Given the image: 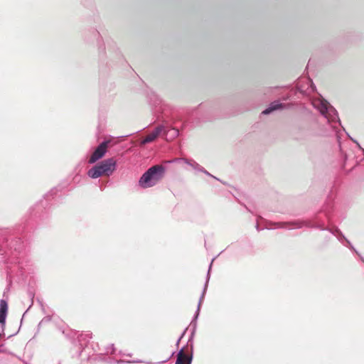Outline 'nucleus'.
I'll use <instances>...</instances> for the list:
<instances>
[{"label": "nucleus", "instance_id": "20", "mask_svg": "<svg viewBox=\"0 0 364 364\" xmlns=\"http://www.w3.org/2000/svg\"><path fill=\"white\" fill-rule=\"evenodd\" d=\"M349 249H350L352 251H353L354 252H355L358 256L360 255V254L355 249V247H353V245H350V247H348Z\"/></svg>", "mask_w": 364, "mask_h": 364}, {"label": "nucleus", "instance_id": "26", "mask_svg": "<svg viewBox=\"0 0 364 364\" xmlns=\"http://www.w3.org/2000/svg\"><path fill=\"white\" fill-rule=\"evenodd\" d=\"M58 364H61V363H60V362H59V363H58Z\"/></svg>", "mask_w": 364, "mask_h": 364}, {"label": "nucleus", "instance_id": "3", "mask_svg": "<svg viewBox=\"0 0 364 364\" xmlns=\"http://www.w3.org/2000/svg\"><path fill=\"white\" fill-rule=\"evenodd\" d=\"M214 261V259H212L210 265L209 269L208 271L207 277H206V281L204 284V288L202 292V294L200 296V298L198 301V304L197 306L196 311L195 313V315L190 323V328L191 329V335L189 336L187 345L191 346V352L190 354H186L184 353V347L181 348L177 354V359L175 364H191L192 359H193V338L195 336V333L196 331L197 328V319L198 318L199 314H200V305L202 304V301L203 300V298L205 296V294L207 291L209 279H210V269L212 267L213 262Z\"/></svg>", "mask_w": 364, "mask_h": 364}, {"label": "nucleus", "instance_id": "22", "mask_svg": "<svg viewBox=\"0 0 364 364\" xmlns=\"http://www.w3.org/2000/svg\"><path fill=\"white\" fill-rule=\"evenodd\" d=\"M166 361H167V360H163V361H161V362H157V363L148 362L146 363L147 364H161V363H166Z\"/></svg>", "mask_w": 364, "mask_h": 364}, {"label": "nucleus", "instance_id": "8", "mask_svg": "<svg viewBox=\"0 0 364 364\" xmlns=\"http://www.w3.org/2000/svg\"><path fill=\"white\" fill-rule=\"evenodd\" d=\"M10 249V250H14L16 254L14 256V258L16 257L17 254H20L22 250L23 249V242L21 241L20 238H16L14 240H11L9 243L6 244Z\"/></svg>", "mask_w": 364, "mask_h": 364}, {"label": "nucleus", "instance_id": "25", "mask_svg": "<svg viewBox=\"0 0 364 364\" xmlns=\"http://www.w3.org/2000/svg\"><path fill=\"white\" fill-rule=\"evenodd\" d=\"M85 336H86L87 338H91V333H87V334H85Z\"/></svg>", "mask_w": 364, "mask_h": 364}, {"label": "nucleus", "instance_id": "23", "mask_svg": "<svg viewBox=\"0 0 364 364\" xmlns=\"http://www.w3.org/2000/svg\"><path fill=\"white\" fill-rule=\"evenodd\" d=\"M255 227H256V229H257V231H260L262 230V229H260L259 225L258 223L256 224Z\"/></svg>", "mask_w": 364, "mask_h": 364}, {"label": "nucleus", "instance_id": "11", "mask_svg": "<svg viewBox=\"0 0 364 364\" xmlns=\"http://www.w3.org/2000/svg\"><path fill=\"white\" fill-rule=\"evenodd\" d=\"M186 163L187 164H188L189 166H191L196 171H199V172L203 171V167H202L199 164H198L197 162H196L193 160H190V161L187 160L186 161Z\"/></svg>", "mask_w": 364, "mask_h": 364}, {"label": "nucleus", "instance_id": "21", "mask_svg": "<svg viewBox=\"0 0 364 364\" xmlns=\"http://www.w3.org/2000/svg\"><path fill=\"white\" fill-rule=\"evenodd\" d=\"M173 136H178L179 135V131L177 129H173Z\"/></svg>", "mask_w": 364, "mask_h": 364}, {"label": "nucleus", "instance_id": "24", "mask_svg": "<svg viewBox=\"0 0 364 364\" xmlns=\"http://www.w3.org/2000/svg\"><path fill=\"white\" fill-rule=\"evenodd\" d=\"M13 272V271L11 269L9 271H8V275L9 276H11V273Z\"/></svg>", "mask_w": 364, "mask_h": 364}, {"label": "nucleus", "instance_id": "18", "mask_svg": "<svg viewBox=\"0 0 364 364\" xmlns=\"http://www.w3.org/2000/svg\"><path fill=\"white\" fill-rule=\"evenodd\" d=\"M187 329H188V328H186V329L183 331V333L181 334V336L179 337V338L178 339V341H177V342H176V344L177 346H178V344H179V343H180V341H181V338L183 337V336H184V334L186 333V332Z\"/></svg>", "mask_w": 364, "mask_h": 364}, {"label": "nucleus", "instance_id": "5", "mask_svg": "<svg viewBox=\"0 0 364 364\" xmlns=\"http://www.w3.org/2000/svg\"><path fill=\"white\" fill-rule=\"evenodd\" d=\"M117 161L114 158L105 159L95 164L87 171V176L93 179L102 176H110L117 169Z\"/></svg>", "mask_w": 364, "mask_h": 364}, {"label": "nucleus", "instance_id": "6", "mask_svg": "<svg viewBox=\"0 0 364 364\" xmlns=\"http://www.w3.org/2000/svg\"><path fill=\"white\" fill-rule=\"evenodd\" d=\"M109 141L105 140L101 142L95 149L92 155L90 156L88 163L90 164H95L98 160L104 157L107 151L108 144Z\"/></svg>", "mask_w": 364, "mask_h": 364}, {"label": "nucleus", "instance_id": "14", "mask_svg": "<svg viewBox=\"0 0 364 364\" xmlns=\"http://www.w3.org/2000/svg\"><path fill=\"white\" fill-rule=\"evenodd\" d=\"M308 81L310 84V87L309 88L310 90V91H315L316 90V86L314 85V84L313 83L312 80L308 79Z\"/></svg>", "mask_w": 364, "mask_h": 364}, {"label": "nucleus", "instance_id": "10", "mask_svg": "<svg viewBox=\"0 0 364 364\" xmlns=\"http://www.w3.org/2000/svg\"><path fill=\"white\" fill-rule=\"evenodd\" d=\"M283 105L278 102V101H274L272 102L267 108H266L264 111H262V114H269L272 112L274 110L279 109L282 108Z\"/></svg>", "mask_w": 364, "mask_h": 364}, {"label": "nucleus", "instance_id": "15", "mask_svg": "<svg viewBox=\"0 0 364 364\" xmlns=\"http://www.w3.org/2000/svg\"><path fill=\"white\" fill-rule=\"evenodd\" d=\"M202 173H204L205 174H206L207 176H209L210 177H213V178L216 179V180H219L218 178H216L215 176L211 175L208 171H207L204 168H203V171H201Z\"/></svg>", "mask_w": 364, "mask_h": 364}, {"label": "nucleus", "instance_id": "2", "mask_svg": "<svg viewBox=\"0 0 364 364\" xmlns=\"http://www.w3.org/2000/svg\"><path fill=\"white\" fill-rule=\"evenodd\" d=\"M303 227L310 228H316L319 229L321 230H328L333 235L337 237L338 240L343 243L344 241L347 239L342 232L338 228L335 229L326 228L324 226V223L321 221L318 216L314 217L312 219L307 220H296L291 222H267L265 228L267 229H273V228H283V229H300Z\"/></svg>", "mask_w": 364, "mask_h": 364}, {"label": "nucleus", "instance_id": "12", "mask_svg": "<svg viewBox=\"0 0 364 364\" xmlns=\"http://www.w3.org/2000/svg\"><path fill=\"white\" fill-rule=\"evenodd\" d=\"M329 200L330 199H328L327 202L323 208V211L325 213L327 218L329 217L330 209L331 208V205L330 204Z\"/></svg>", "mask_w": 364, "mask_h": 364}, {"label": "nucleus", "instance_id": "19", "mask_svg": "<svg viewBox=\"0 0 364 364\" xmlns=\"http://www.w3.org/2000/svg\"><path fill=\"white\" fill-rule=\"evenodd\" d=\"M343 245L344 246L348 247H350V245H353L351 244V242H350L348 239H346V240L344 241V242L343 243Z\"/></svg>", "mask_w": 364, "mask_h": 364}, {"label": "nucleus", "instance_id": "17", "mask_svg": "<svg viewBox=\"0 0 364 364\" xmlns=\"http://www.w3.org/2000/svg\"><path fill=\"white\" fill-rule=\"evenodd\" d=\"M16 261L15 262L18 264V265L19 268H20V269H23L24 267H23V266L22 265L21 262L20 261V258L16 257Z\"/></svg>", "mask_w": 364, "mask_h": 364}, {"label": "nucleus", "instance_id": "7", "mask_svg": "<svg viewBox=\"0 0 364 364\" xmlns=\"http://www.w3.org/2000/svg\"><path fill=\"white\" fill-rule=\"evenodd\" d=\"M165 129L166 128L164 125H159V126L156 127L150 134H149L148 136H146L145 138H144L141 140V144L144 145L146 144L152 142L158 137V136L162 132H165Z\"/></svg>", "mask_w": 364, "mask_h": 364}, {"label": "nucleus", "instance_id": "4", "mask_svg": "<svg viewBox=\"0 0 364 364\" xmlns=\"http://www.w3.org/2000/svg\"><path fill=\"white\" fill-rule=\"evenodd\" d=\"M166 168L162 165H155L148 168L140 177L139 185L148 188L156 185L164 176Z\"/></svg>", "mask_w": 364, "mask_h": 364}, {"label": "nucleus", "instance_id": "13", "mask_svg": "<svg viewBox=\"0 0 364 364\" xmlns=\"http://www.w3.org/2000/svg\"><path fill=\"white\" fill-rule=\"evenodd\" d=\"M114 352H115V348H114V344H112L109 347H107V353H109L110 354H114Z\"/></svg>", "mask_w": 364, "mask_h": 364}, {"label": "nucleus", "instance_id": "1", "mask_svg": "<svg viewBox=\"0 0 364 364\" xmlns=\"http://www.w3.org/2000/svg\"><path fill=\"white\" fill-rule=\"evenodd\" d=\"M311 104L313 107L316 109L320 114L327 119V122L329 124H331V127L335 133L336 136L339 149L340 154L342 160L343 161V166L345 167L348 158L350 157V154H348L345 150L343 146L341 144L340 141V132L338 131V128L337 125L341 126V120L338 117V114L337 110L330 105V103L326 101L323 97L319 98H314L311 101Z\"/></svg>", "mask_w": 364, "mask_h": 364}, {"label": "nucleus", "instance_id": "16", "mask_svg": "<svg viewBox=\"0 0 364 364\" xmlns=\"http://www.w3.org/2000/svg\"><path fill=\"white\" fill-rule=\"evenodd\" d=\"M202 173H204L205 174H206L207 176H209L210 177H213V178L216 179V180H219L218 178H216L215 176L211 175L208 171H207L204 168H203V171H201Z\"/></svg>", "mask_w": 364, "mask_h": 364}, {"label": "nucleus", "instance_id": "9", "mask_svg": "<svg viewBox=\"0 0 364 364\" xmlns=\"http://www.w3.org/2000/svg\"><path fill=\"white\" fill-rule=\"evenodd\" d=\"M8 311V304L7 302L4 300H0V324L3 326L6 323V318Z\"/></svg>", "mask_w": 364, "mask_h": 364}]
</instances>
